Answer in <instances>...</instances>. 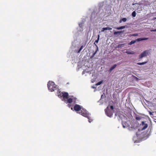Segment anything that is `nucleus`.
Returning <instances> with one entry per match:
<instances>
[{"instance_id": "nucleus-8", "label": "nucleus", "mask_w": 156, "mask_h": 156, "mask_svg": "<svg viewBox=\"0 0 156 156\" xmlns=\"http://www.w3.org/2000/svg\"><path fill=\"white\" fill-rule=\"evenodd\" d=\"M62 97L63 98L62 100L63 101H64L66 100L65 99H67L68 98L69 94L68 93L64 92L63 93H62Z\"/></svg>"}, {"instance_id": "nucleus-15", "label": "nucleus", "mask_w": 156, "mask_h": 156, "mask_svg": "<svg viewBox=\"0 0 156 156\" xmlns=\"http://www.w3.org/2000/svg\"><path fill=\"white\" fill-rule=\"evenodd\" d=\"M95 46H96L97 47L96 50L95 51V52L92 55H93L94 56H95V54H96V53H97V51L98 50V46L96 44H95Z\"/></svg>"}, {"instance_id": "nucleus-10", "label": "nucleus", "mask_w": 156, "mask_h": 156, "mask_svg": "<svg viewBox=\"0 0 156 156\" xmlns=\"http://www.w3.org/2000/svg\"><path fill=\"white\" fill-rule=\"evenodd\" d=\"M116 66L117 65L116 64L114 65L109 69L108 72L110 73L111 72V71L116 67Z\"/></svg>"}, {"instance_id": "nucleus-21", "label": "nucleus", "mask_w": 156, "mask_h": 156, "mask_svg": "<svg viewBox=\"0 0 156 156\" xmlns=\"http://www.w3.org/2000/svg\"><path fill=\"white\" fill-rule=\"evenodd\" d=\"M132 16L133 17H135L136 16V12L135 11H133L132 13Z\"/></svg>"}, {"instance_id": "nucleus-9", "label": "nucleus", "mask_w": 156, "mask_h": 156, "mask_svg": "<svg viewBox=\"0 0 156 156\" xmlns=\"http://www.w3.org/2000/svg\"><path fill=\"white\" fill-rule=\"evenodd\" d=\"M74 109L75 110L79 111L80 110L81 108L80 105L76 104L74 107Z\"/></svg>"}, {"instance_id": "nucleus-20", "label": "nucleus", "mask_w": 156, "mask_h": 156, "mask_svg": "<svg viewBox=\"0 0 156 156\" xmlns=\"http://www.w3.org/2000/svg\"><path fill=\"white\" fill-rule=\"evenodd\" d=\"M147 63V62H141V63H137V64L139 65H142L145 64Z\"/></svg>"}, {"instance_id": "nucleus-1", "label": "nucleus", "mask_w": 156, "mask_h": 156, "mask_svg": "<svg viewBox=\"0 0 156 156\" xmlns=\"http://www.w3.org/2000/svg\"><path fill=\"white\" fill-rule=\"evenodd\" d=\"M122 124L124 128L128 127L129 129L131 131H133L136 128V124L132 121L130 122L128 121L126 118H124L122 119Z\"/></svg>"}, {"instance_id": "nucleus-17", "label": "nucleus", "mask_w": 156, "mask_h": 156, "mask_svg": "<svg viewBox=\"0 0 156 156\" xmlns=\"http://www.w3.org/2000/svg\"><path fill=\"white\" fill-rule=\"evenodd\" d=\"M127 19L125 18H123L120 20L119 21V23H121L122 22V21L124 22H125L126 21Z\"/></svg>"}, {"instance_id": "nucleus-16", "label": "nucleus", "mask_w": 156, "mask_h": 156, "mask_svg": "<svg viewBox=\"0 0 156 156\" xmlns=\"http://www.w3.org/2000/svg\"><path fill=\"white\" fill-rule=\"evenodd\" d=\"M125 28V26H122L119 27H116L115 28L117 30H121L124 29Z\"/></svg>"}, {"instance_id": "nucleus-26", "label": "nucleus", "mask_w": 156, "mask_h": 156, "mask_svg": "<svg viewBox=\"0 0 156 156\" xmlns=\"http://www.w3.org/2000/svg\"><path fill=\"white\" fill-rule=\"evenodd\" d=\"M110 108L112 110H113L114 109V107L113 106L111 105L110 106Z\"/></svg>"}, {"instance_id": "nucleus-18", "label": "nucleus", "mask_w": 156, "mask_h": 156, "mask_svg": "<svg viewBox=\"0 0 156 156\" xmlns=\"http://www.w3.org/2000/svg\"><path fill=\"white\" fill-rule=\"evenodd\" d=\"M122 32V31H118L116 32H114V35H116L117 34H120Z\"/></svg>"}, {"instance_id": "nucleus-33", "label": "nucleus", "mask_w": 156, "mask_h": 156, "mask_svg": "<svg viewBox=\"0 0 156 156\" xmlns=\"http://www.w3.org/2000/svg\"><path fill=\"white\" fill-rule=\"evenodd\" d=\"M134 35L135 36H136V34H134Z\"/></svg>"}, {"instance_id": "nucleus-31", "label": "nucleus", "mask_w": 156, "mask_h": 156, "mask_svg": "<svg viewBox=\"0 0 156 156\" xmlns=\"http://www.w3.org/2000/svg\"><path fill=\"white\" fill-rule=\"evenodd\" d=\"M94 56L93 55H92V56H91V57H90V58H93L94 57Z\"/></svg>"}, {"instance_id": "nucleus-7", "label": "nucleus", "mask_w": 156, "mask_h": 156, "mask_svg": "<svg viewBox=\"0 0 156 156\" xmlns=\"http://www.w3.org/2000/svg\"><path fill=\"white\" fill-rule=\"evenodd\" d=\"M73 97V98H68L67 99V100H66L64 101L66 103H71L73 101H75L76 100V98H74L73 97Z\"/></svg>"}, {"instance_id": "nucleus-24", "label": "nucleus", "mask_w": 156, "mask_h": 156, "mask_svg": "<svg viewBox=\"0 0 156 156\" xmlns=\"http://www.w3.org/2000/svg\"><path fill=\"white\" fill-rule=\"evenodd\" d=\"M99 39H98L97 40H96L95 42H94V44L95 45V44H95V43H98V41H99Z\"/></svg>"}, {"instance_id": "nucleus-25", "label": "nucleus", "mask_w": 156, "mask_h": 156, "mask_svg": "<svg viewBox=\"0 0 156 156\" xmlns=\"http://www.w3.org/2000/svg\"><path fill=\"white\" fill-rule=\"evenodd\" d=\"M133 140L134 141V143H135L136 141V137H134L133 138Z\"/></svg>"}, {"instance_id": "nucleus-5", "label": "nucleus", "mask_w": 156, "mask_h": 156, "mask_svg": "<svg viewBox=\"0 0 156 156\" xmlns=\"http://www.w3.org/2000/svg\"><path fill=\"white\" fill-rule=\"evenodd\" d=\"M149 51L147 50L144 51L141 53L139 56V59H140L142 58L146 57L148 55Z\"/></svg>"}, {"instance_id": "nucleus-30", "label": "nucleus", "mask_w": 156, "mask_h": 156, "mask_svg": "<svg viewBox=\"0 0 156 156\" xmlns=\"http://www.w3.org/2000/svg\"><path fill=\"white\" fill-rule=\"evenodd\" d=\"M137 120H140L141 119V118L140 117H138V116H137Z\"/></svg>"}, {"instance_id": "nucleus-28", "label": "nucleus", "mask_w": 156, "mask_h": 156, "mask_svg": "<svg viewBox=\"0 0 156 156\" xmlns=\"http://www.w3.org/2000/svg\"><path fill=\"white\" fill-rule=\"evenodd\" d=\"M151 32H152V31L156 32V29H154V30H151Z\"/></svg>"}, {"instance_id": "nucleus-34", "label": "nucleus", "mask_w": 156, "mask_h": 156, "mask_svg": "<svg viewBox=\"0 0 156 156\" xmlns=\"http://www.w3.org/2000/svg\"><path fill=\"white\" fill-rule=\"evenodd\" d=\"M135 118L136 119V116L135 117Z\"/></svg>"}, {"instance_id": "nucleus-32", "label": "nucleus", "mask_w": 156, "mask_h": 156, "mask_svg": "<svg viewBox=\"0 0 156 156\" xmlns=\"http://www.w3.org/2000/svg\"><path fill=\"white\" fill-rule=\"evenodd\" d=\"M98 39L99 40V38H100V35L98 34Z\"/></svg>"}, {"instance_id": "nucleus-13", "label": "nucleus", "mask_w": 156, "mask_h": 156, "mask_svg": "<svg viewBox=\"0 0 156 156\" xmlns=\"http://www.w3.org/2000/svg\"><path fill=\"white\" fill-rule=\"evenodd\" d=\"M112 29V28H110V27H103L102 28V31H104L105 30H111Z\"/></svg>"}, {"instance_id": "nucleus-11", "label": "nucleus", "mask_w": 156, "mask_h": 156, "mask_svg": "<svg viewBox=\"0 0 156 156\" xmlns=\"http://www.w3.org/2000/svg\"><path fill=\"white\" fill-rule=\"evenodd\" d=\"M125 53L129 54H133L134 53V51H130L129 50H127Z\"/></svg>"}, {"instance_id": "nucleus-3", "label": "nucleus", "mask_w": 156, "mask_h": 156, "mask_svg": "<svg viewBox=\"0 0 156 156\" xmlns=\"http://www.w3.org/2000/svg\"><path fill=\"white\" fill-rule=\"evenodd\" d=\"M48 90L51 92L56 90L57 89V85L52 81H49L47 84Z\"/></svg>"}, {"instance_id": "nucleus-14", "label": "nucleus", "mask_w": 156, "mask_h": 156, "mask_svg": "<svg viewBox=\"0 0 156 156\" xmlns=\"http://www.w3.org/2000/svg\"><path fill=\"white\" fill-rule=\"evenodd\" d=\"M148 39V38H140L137 39V41H142L144 40H147Z\"/></svg>"}, {"instance_id": "nucleus-23", "label": "nucleus", "mask_w": 156, "mask_h": 156, "mask_svg": "<svg viewBox=\"0 0 156 156\" xmlns=\"http://www.w3.org/2000/svg\"><path fill=\"white\" fill-rule=\"evenodd\" d=\"M83 48V45L81 46L79 50L78 51V53H80L81 51L82 50Z\"/></svg>"}, {"instance_id": "nucleus-27", "label": "nucleus", "mask_w": 156, "mask_h": 156, "mask_svg": "<svg viewBox=\"0 0 156 156\" xmlns=\"http://www.w3.org/2000/svg\"><path fill=\"white\" fill-rule=\"evenodd\" d=\"M149 113L150 114V115H153V114L151 112H149Z\"/></svg>"}, {"instance_id": "nucleus-22", "label": "nucleus", "mask_w": 156, "mask_h": 156, "mask_svg": "<svg viewBox=\"0 0 156 156\" xmlns=\"http://www.w3.org/2000/svg\"><path fill=\"white\" fill-rule=\"evenodd\" d=\"M102 83V81H100L98 82L96 84V85L97 86H98V85H100V84H101Z\"/></svg>"}, {"instance_id": "nucleus-19", "label": "nucleus", "mask_w": 156, "mask_h": 156, "mask_svg": "<svg viewBox=\"0 0 156 156\" xmlns=\"http://www.w3.org/2000/svg\"><path fill=\"white\" fill-rule=\"evenodd\" d=\"M136 40H135L132 41L128 44V45H132L134 43L136 42Z\"/></svg>"}, {"instance_id": "nucleus-6", "label": "nucleus", "mask_w": 156, "mask_h": 156, "mask_svg": "<svg viewBox=\"0 0 156 156\" xmlns=\"http://www.w3.org/2000/svg\"><path fill=\"white\" fill-rule=\"evenodd\" d=\"M105 112L106 115L109 117H112L113 114V112L109 109L108 107L105 109Z\"/></svg>"}, {"instance_id": "nucleus-2", "label": "nucleus", "mask_w": 156, "mask_h": 156, "mask_svg": "<svg viewBox=\"0 0 156 156\" xmlns=\"http://www.w3.org/2000/svg\"><path fill=\"white\" fill-rule=\"evenodd\" d=\"M148 127V125L146 121H142L138 127L137 135L140 134L139 132L142 131L146 129Z\"/></svg>"}, {"instance_id": "nucleus-12", "label": "nucleus", "mask_w": 156, "mask_h": 156, "mask_svg": "<svg viewBox=\"0 0 156 156\" xmlns=\"http://www.w3.org/2000/svg\"><path fill=\"white\" fill-rule=\"evenodd\" d=\"M59 91V90L58 91V92H57V93L58 94V97L59 98H61L62 97V93H63V92H61L60 91Z\"/></svg>"}, {"instance_id": "nucleus-29", "label": "nucleus", "mask_w": 156, "mask_h": 156, "mask_svg": "<svg viewBox=\"0 0 156 156\" xmlns=\"http://www.w3.org/2000/svg\"><path fill=\"white\" fill-rule=\"evenodd\" d=\"M122 45H123V44H119V45H118V47H119V48L120 47H121V46H122Z\"/></svg>"}, {"instance_id": "nucleus-4", "label": "nucleus", "mask_w": 156, "mask_h": 156, "mask_svg": "<svg viewBox=\"0 0 156 156\" xmlns=\"http://www.w3.org/2000/svg\"><path fill=\"white\" fill-rule=\"evenodd\" d=\"M80 113V114L83 116L87 118L88 119L89 122H90L92 121V120L90 119L89 114L86 111H81Z\"/></svg>"}]
</instances>
